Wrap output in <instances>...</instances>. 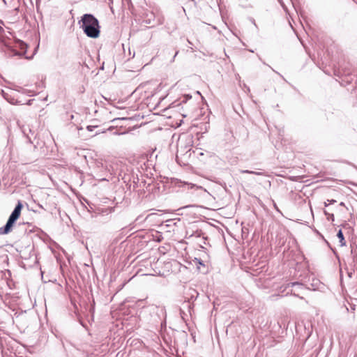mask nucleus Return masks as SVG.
I'll return each instance as SVG.
<instances>
[{
	"mask_svg": "<svg viewBox=\"0 0 357 357\" xmlns=\"http://www.w3.org/2000/svg\"><path fill=\"white\" fill-rule=\"evenodd\" d=\"M320 284H321L320 280L315 278H313L312 280V282L310 284L311 287H309L308 288L309 289L312 288L313 289H316L319 287Z\"/></svg>",
	"mask_w": 357,
	"mask_h": 357,
	"instance_id": "nucleus-10",
	"label": "nucleus"
},
{
	"mask_svg": "<svg viewBox=\"0 0 357 357\" xmlns=\"http://www.w3.org/2000/svg\"><path fill=\"white\" fill-rule=\"evenodd\" d=\"M337 237L340 240V245L341 246H345L346 245V241L344 239V234H343V232H342V229H339L338 230V231L337 233Z\"/></svg>",
	"mask_w": 357,
	"mask_h": 357,
	"instance_id": "nucleus-9",
	"label": "nucleus"
},
{
	"mask_svg": "<svg viewBox=\"0 0 357 357\" xmlns=\"http://www.w3.org/2000/svg\"><path fill=\"white\" fill-rule=\"evenodd\" d=\"M126 119H127L126 118H116V119H113L112 122L115 123V122H117L119 121H123V120H126Z\"/></svg>",
	"mask_w": 357,
	"mask_h": 357,
	"instance_id": "nucleus-18",
	"label": "nucleus"
},
{
	"mask_svg": "<svg viewBox=\"0 0 357 357\" xmlns=\"http://www.w3.org/2000/svg\"><path fill=\"white\" fill-rule=\"evenodd\" d=\"M194 261H195L196 265H201V266H205L204 262H203V261L201 259L195 258Z\"/></svg>",
	"mask_w": 357,
	"mask_h": 357,
	"instance_id": "nucleus-15",
	"label": "nucleus"
},
{
	"mask_svg": "<svg viewBox=\"0 0 357 357\" xmlns=\"http://www.w3.org/2000/svg\"><path fill=\"white\" fill-rule=\"evenodd\" d=\"M192 98V96L190 95V94H185L179 100V102L178 101H175L174 102L172 103V106L171 107H178L181 103H185L187 102L189 100H190Z\"/></svg>",
	"mask_w": 357,
	"mask_h": 357,
	"instance_id": "nucleus-7",
	"label": "nucleus"
},
{
	"mask_svg": "<svg viewBox=\"0 0 357 357\" xmlns=\"http://www.w3.org/2000/svg\"><path fill=\"white\" fill-rule=\"evenodd\" d=\"M33 100H34V99H29L26 101V102L25 104L27 105H31Z\"/></svg>",
	"mask_w": 357,
	"mask_h": 357,
	"instance_id": "nucleus-20",
	"label": "nucleus"
},
{
	"mask_svg": "<svg viewBox=\"0 0 357 357\" xmlns=\"http://www.w3.org/2000/svg\"><path fill=\"white\" fill-rule=\"evenodd\" d=\"M296 284H298V283H297V282H294V283H293V284H292V285H293V286H294V285H296Z\"/></svg>",
	"mask_w": 357,
	"mask_h": 357,
	"instance_id": "nucleus-28",
	"label": "nucleus"
},
{
	"mask_svg": "<svg viewBox=\"0 0 357 357\" xmlns=\"http://www.w3.org/2000/svg\"><path fill=\"white\" fill-rule=\"evenodd\" d=\"M78 24L87 37L95 39L100 36V26L99 21L93 14H84L78 21Z\"/></svg>",
	"mask_w": 357,
	"mask_h": 357,
	"instance_id": "nucleus-1",
	"label": "nucleus"
},
{
	"mask_svg": "<svg viewBox=\"0 0 357 357\" xmlns=\"http://www.w3.org/2000/svg\"><path fill=\"white\" fill-rule=\"evenodd\" d=\"M96 128H97V126H87L86 129L91 132L93 131Z\"/></svg>",
	"mask_w": 357,
	"mask_h": 357,
	"instance_id": "nucleus-17",
	"label": "nucleus"
},
{
	"mask_svg": "<svg viewBox=\"0 0 357 357\" xmlns=\"http://www.w3.org/2000/svg\"><path fill=\"white\" fill-rule=\"evenodd\" d=\"M89 312L93 315L95 312V301L93 300L92 303L89 310Z\"/></svg>",
	"mask_w": 357,
	"mask_h": 357,
	"instance_id": "nucleus-14",
	"label": "nucleus"
},
{
	"mask_svg": "<svg viewBox=\"0 0 357 357\" xmlns=\"http://www.w3.org/2000/svg\"><path fill=\"white\" fill-rule=\"evenodd\" d=\"M14 225L13 222L8 220L6 225L0 228V234L5 235L9 234L12 231Z\"/></svg>",
	"mask_w": 357,
	"mask_h": 357,
	"instance_id": "nucleus-6",
	"label": "nucleus"
},
{
	"mask_svg": "<svg viewBox=\"0 0 357 357\" xmlns=\"http://www.w3.org/2000/svg\"><path fill=\"white\" fill-rule=\"evenodd\" d=\"M188 42L189 45H192V43L189 40H188Z\"/></svg>",
	"mask_w": 357,
	"mask_h": 357,
	"instance_id": "nucleus-31",
	"label": "nucleus"
},
{
	"mask_svg": "<svg viewBox=\"0 0 357 357\" xmlns=\"http://www.w3.org/2000/svg\"><path fill=\"white\" fill-rule=\"evenodd\" d=\"M252 23H253L255 25H256L255 20H252Z\"/></svg>",
	"mask_w": 357,
	"mask_h": 357,
	"instance_id": "nucleus-27",
	"label": "nucleus"
},
{
	"mask_svg": "<svg viewBox=\"0 0 357 357\" xmlns=\"http://www.w3.org/2000/svg\"><path fill=\"white\" fill-rule=\"evenodd\" d=\"M328 204H329L327 202V201L324 202V206H328Z\"/></svg>",
	"mask_w": 357,
	"mask_h": 357,
	"instance_id": "nucleus-25",
	"label": "nucleus"
},
{
	"mask_svg": "<svg viewBox=\"0 0 357 357\" xmlns=\"http://www.w3.org/2000/svg\"><path fill=\"white\" fill-rule=\"evenodd\" d=\"M17 91L22 93V94L27 95L29 96H32L33 94L31 93L30 90L23 89L22 87H19L17 89H16Z\"/></svg>",
	"mask_w": 357,
	"mask_h": 357,
	"instance_id": "nucleus-11",
	"label": "nucleus"
},
{
	"mask_svg": "<svg viewBox=\"0 0 357 357\" xmlns=\"http://www.w3.org/2000/svg\"><path fill=\"white\" fill-rule=\"evenodd\" d=\"M80 323H81V325H82L83 326H84V324H83L82 321H80Z\"/></svg>",
	"mask_w": 357,
	"mask_h": 357,
	"instance_id": "nucleus-32",
	"label": "nucleus"
},
{
	"mask_svg": "<svg viewBox=\"0 0 357 357\" xmlns=\"http://www.w3.org/2000/svg\"><path fill=\"white\" fill-rule=\"evenodd\" d=\"M324 214L326 215V218L328 221L333 222L335 220V216L333 213H330L326 211H324Z\"/></svg>",
	"mask_w": 357,
	"mask_h": 357,
	"instance_id": "nucleus-12",
	"label": "nucleus"
},
{
	"mask_svg": "<svg viewBox=\"0 0 357 357\" xmlns=\"http://www.w3.org/2000/svg\"><path fill=\"white\" fill-rule=\"evenodd\" d=\"M1 43L6 48V50L10 52V56H24L27 51V45L21 40H17L14 42V45H12V41H8L5 39H1Z\"/></svg>",
	"mask_w": 357,
	"mask_h": 357,
	"instance_id": "nucleus-2",
	"label": "nucleus"
},
{
	"mask_svg": "<svg viewBox=\"0 0 357 357\" xmlns=\"http://www.w3.org/2000/svg\"><path fill=\"white\" fill-rule=\"evenodd\" d=\"M20 129L22 130V132L23 135L29 140H31V136L29 134L31 135V136L34 135V132L32 131V130L29 128V126H20Z\"/></svg>",
	"mask_w": 357,
	"mask_h": 357,
	"instance_id": "nucleus-8",
	"label": "nucleus"
},
{
	"mask_svg": "<svg viewBox=\"0 0 357 357\" xmlns=\"http://www.w3.org/2000/svg\"><path fill=\"white\" fill-rule=\"evenodd\" d=\"M327 202L329 204H333L336 202V200L335 199H327Z\"/></svg>",
	"mask_w": 357,
	"mask_h": 357,
	"instance_id": "nucleus-19",
	"label": "nucleus"
},
{
	"mask_svg": "<svg viewBox=\"0 0 357 357\" xmlns=\"http://www.w3.org/2000/svg\"><path fill=\"white\" fill-rule=\"evenodd\" d=\"M122 179L124 180V182H127V181H130V177L129 175H124L123 177H122Z\"/></svg>",
	"mask_w": 357,
	"mask_h": 357,
	"instance_id": "nucleus-16",
	"label": "nucleus"
},
{
	"mask_svg": "<svg viewBox=\"0 0 357 357\" xmlns=\"http://www.w3.org/2000/svg\"><path fill=\"white\" fill-rule=\"evenodd\" d=\"M244 86L247 89L248 91H250V88L247 86L245 84H244Z\"/></svg>",
	"mask_w": 357,
	"mask_h": 357,
	"instance_id": "nucleus-23",
	"label": "nucleus"
},
{
	"mask_svg": "<svg viewBox=\"0 0 357 357\" xmlns=\"http://www.w3.org/2000/svg\"><path fill=\"white\" fill-rule=\"evenodd\" d=\"M178 51L176 52V54H175V55H174V58H175V56L178 54Z\"/></svg>",
	"mask_w": 357,
	"mask_h": 357,
	"instance_id": "nucleus-29",
	"label": "nucleus"
},
{
	"mask_svg": "<svg viewBox=\"0 0 357 357\" xmlns=\"http://www.w3.org/2000/svg\"><path fill=\"white\" fill-rule=\"evenodd\" d=\"M3 97L4 98L5 100H6L11 105H23L24 104L22 102V101L19 100L16 98L15 94H11V93L10 94V93H6L3 91Z\"/></svg>",
	"mask_w": 357,
	"mask_h": 357,
	"instance_id": "nucleus-5",
	"label": "nucleus"
},
{
	"mask_svg": "<svg viewBox=\"0 0 357 357\" xmlns=\"http://www.w3.org/2000/svg\"><path fill=\"white\" fill-rule=\"evenodd\" d=\"M100 181H109L108 178H98Z\"/></svg>",
	"mask_w": 357,
	"mask_h": 357,
	"instance_id": "nucleus-22",
	"label": "nucleus"
},
{
	"mask_svg": "<svg viewBox=\"0 0 357 357\" xmlns=\"http://www.w3.org/2000/svg\"><path fill=\"white\" fill-rule=\"evenodd\" d=\"M351 274H352L351 273H348V275H349V276L350 278L351 277Z\"/></svg>",
	"mask_w": 357,
	"mask_h": 357,
	"instance_id": "nucleus-30",
	"label": "nucleus"
},
{
	"mask_svg": "<svg viewBox=\"0 0 357 357\" xmlns=\"http://www.w3.org/2000/svg\"><path fill=\"white\" fill-rule=\"evenodd\" d=\"M186 296L185 297V302L183 303V308H188V312L190 313L191 309L193 307L192 302L197 299L198 297V292L195 289H190L188 292L186 293Z\"/></svg>",
	"mask_w": 357,
	"mask_h": 357,
	"instance_id": "nucleus-3",
	"label": "nucleus"
},
{
	"mask_svg": "<svg viewBox=\"0 0 357 357\" xmlns=\"http://www.w3.org/2000/svg\"><path fill=\"white\" fill-rule=\"evenodd\" d=\"M23 206L20 202H19L15 206L13 211H12L11 214L10 215L8 218V220L13 222L15 223V222L17 220V219L20 218L21 214V211Z\"/></svg>",
	"mask_w": 357,
	"mask_h": 357,
	"instance_id": "nucleus-4",
	"label": "nucleus"
},
{
	"mask_svg": "<svg viewBox=\"0 0 357 357\" xmlns=\"http://www.w3.org/2000/svg\"><path fill=\"white\" fill-rule=\"evenodd\" d=\"M340 206H345L344 203V202H340Z\"/></svg>",
	"mask_w": 357,
	"mask_h": 357,
	"instance_id": "nucleus-24",
	"label": "nucleus"
},
{
	"mask_svg": "<svg viewBox=\"0 0 357 357\" xmlns=\"http://www.w3.org/2000/svg\"><path fill=\"white\" fill-rule=\"evenodd\" d=\"M190 188H201L202 187H199L197 185H196L195 184H190Z\"/></svg>",
	"mask_w": 357,
	"mask_h": 357,
	"instance_id": "nucleus-21",
	"label": "nucleus"
},
{
	"mask_svg": "<svg viewBox=\"0 0 357 357\" xmlns=\"http://www.w3.org/2000/svg\"><path fill=\"white\" fill-rule=\"evenodd\" d=\"M355 92H356V93L357 95V82H356V89H355Z\"/></svg>",
	"mask_w": 357,
	"mask_h": 357,
	"instance_id": "nucleus-26",
	"label": "nucleus"
},
{
	"mask_svg": "<svg viewBox=\"0 0 357 357\" xmlns=\"http://www.w3.org/2000/svg\"><path fill=\"white\" fill-rule=\"evenodd\" d=\"M242 174H256V175H261V172H257L251 170H241Z\"/></svg>",
	"mask_w": 357,
	"mask_h": 357,
	"instance_id": "nucleus-13",
	"label": "nucleus"
}]
</instances>
